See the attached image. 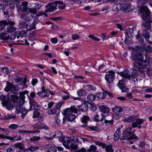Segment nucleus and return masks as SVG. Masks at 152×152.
<instances>
[{"label":"nucleus","mask_w":152,"mask_h":152,"mask_svg":"<svg viewBox=\"0 0 152 152\" xmlns=\"http://www.w3.org/2000/svg\"><path fill=\"white\" fill-rule=\"evenodd\" d=\"M7 34V33L5 32L2 33L0 34V37L1 39H8V36L5 37Z\"/></svg>","instance_id":"603ef678"},{"label":"nucleus","mask_w":152,"mask_h":152,"mask_svg":"<svg viewBox=\"0 0 152 152\" xmlns=\"http://www.w3.org/2000/svg\"><path fill=\"white\" fill-rule=\"evenodd\" d=\"M44 148L47 150V152H56V150L52 145L47 144L44 146Z\"/></svg>","instance_id":"f3484780"},{"label":"nucleus","mask_w":152,"mask_h":152,"mask_svg":"<svg viewBox=\"0 0 152 152\" xmlns=\"http://www.w3.org/2000/svg\"><path fill=\"white\" fill-rule=\"evenodd\" d=\"M122 77L128 79L131 78V73L129 70L126 69L122 72H121L119 74Z\"/></svg>","instance_id":"6ab92c4d"},{"label":"nucleus","mask_w":152,"mask_h":152,"mask_svg":"<svg viewBox=\"0 0 152 152\" xmlns=\"http://www.w3.org/2000/svg\"><path fill=\"white\" fill-rule=\"evenodd\" d=\"M56 6V3H55V2L50 4L48 5L47 12H53L54 10H56L57 9Z\"/></svg>","instance_id":"bb28decb"},{"label":"nucleus","mask_w":152,"mask_h":152,"mask_svg":"<svg viewBox=\"0 0 152 152\" xmlns=\"http://www.w3.org/2000/svg\"><path fill=\"white\" fill-rule=\"evenodd\" d=\"M63 104L64 102L63 101H61L58 103L56 106V108L58 110L59 109Z\"/></svg>","instance_id":"338daca9"},{"label":"nucleus","mask_w":152,"mask_h":152,"mask_svg":"<svg viewBox=\"0 0 152 152\" xmlns=\"http://www.w3.org/2000/svg\"><path fill=\"white\" fill-rule=\"evenodd\" d=\"M88 37L89 38L95 41H99L100 40V39L97 38L92 35H89Z\"/></svg>","instance_id":"69168bd1"},{"label":"nucleus","mask_w":152,"mask_h":152,"mask_svg":"<svg viewBox=\"0 0 152 152\" xmlns=\"http://www.w3.org/2000/svg\"><path fill=\"white\" fill-rule=\"evenodd\" d=\"M40 139L41 137H39L34 136L31 137L30 140L31 141H36L40 140Z\"/></svg>","instance_id":"052dcab7"},{"label":"nucleus","mask_w":152,"mask_h":152,"mask_svg":"<svg viewBox=\"0 0 152 152\" xmlns=\"http://www.w3.org/2000/svg\"><path fill=\"white\" fill-rule=\"evenodd\" d=\"M71 140L74 142H80V138L77 136H72L70 138L66 137V140L63 142L64 145L66 148H70L72 149L75 150L77 148V146L71 142Z\"/></svg>","instance_id":"7ed1b4c3"},{"label":"nucleus","mask_w":152,"mask_h":152,"mask_svg":"<svg viewBox=\"0 0 152 152\" xmlns=\"http://www.w3.org/2000/svg\"><path fill=\"white\" fill-rule=\"evenodd\" d=\"M13 95H12L11 96V99L9 98V96H6L3 95L0 96V100L3 101V103L7 106H13L15 105V104L13 103H12V102L11 99V96Z\"/></svg>","instance_id":"0eeeda50"},{"label":"nucleus","mask_w":152,"mask_h":152,"mask_svg":"<svg viewBox=\"0 0 152 152\" xmlns=\"http://www.w3.org/2000/svg\"><path fill=\"white\" fill-rule=\"evenodd\" d=\"M96 96L99 99H103L105 98L106 95L104 93L99 92L96 94Z\"/></svg>","instance_id":"4c0bfd02"},{"label":"nucleus","mask_w":152,"mask_h":152,"mask_svg":"<svg viewBox=\"0 0 152 152\" xmlns=\"http://www.w3.org/2000/svg\"><path fill=\"white\" fill-rule=\"evenodd\" d=\"M88 128L91 129L92 131L98 132L99 130V128L96 126H90L88 127Z\"/></svg>","instance_id":"13d9d810"},{"label":"nucleus","mask_w":152,"mask_h":152,"mask_svg":"<svg viewBox=\"0 0 152 152\" xmlns=\"http://www.w3.org/2000/svg\"><path fill=\"white\" fill-rule=\"evenodd\" d=\"M121 4H115L113 8V10L115 11L118 12L119 10H121Z\"/></svg>","instance_id":"ea45409f"},{"label":"nucleus","mask_w":152,"mask_h":152,"mask_svg":"<svg viewBox=\"0 0 152 152\" xmlns=\"http://www.w3.org/2000/svg\"><path fill=\"white\" fill-rule=\"evenodd\" d=\"M121 129L120 128L117 129L114 134V139L115 141H118L120 137Z\"/></svg>","instance_id":"393cba45"},{"label":"nucleus","mask_w":152,"mask_h":152,"mask_svg":"<svg viewBox=\"0 0 152 152\" xmlns=\"http://www.w3.org/2000/svg\"><path fill=\"white\" fill-rule=\"evenodd\" d=\"M27 31L23 30L20 31L19 33V35L21 37H25L26 36V34L27 33Z\"/></svg>","instance_id":"680f3d73"},{"label":"nucleus","mask_w":152,"mask_h":152,"mask_svg":"<svg viewBox=\"0 0 152 152\" xmlns=\"http://www.w3.org/2000/svg\"><path fill=\"white\" fill-rule=\"evenodd\" d=\"M138 138V137L134 133L132 134V135L129 137H127V139L130 140V139H137Z\"/></svg>","instance_id":"6e6d98bb"},{"label":"nucleus","mask_w":152,"mask_h":152,"mask_svg":"<svg viewBox=\"0 0 152 152\" xmlns=\"http://www.w3.org/2000/svg\"><path fill=\"white\" fill-rule=\"evenodd\" d=\"M112 147V145H107L105 144L103 148H105V150L107 152H114V150Z\"/></svg>","instance_id":"2f4dec72"},{"label":"nucleus","mask_w":152,"mask_h":152,"mask_svg":"<svg viewBox=\"0 0 152 152\" xmlns=\"http://www.w3.org/2000/svg\"><path fill=\"white\" fill-rule=\"evenodd\" d=\"M18 126V125L16 124H12L8 126V128L12 130H14L18 128V127H20Z\"/></svg>","instance_id":"c03bdc74"},{"label":"nucleus","mask_w":152,"mask_h":152,"mask_svg":"<svg viewBox=\"0 0 152 152\" xmlns=\"http://www.w3.org/2000/svg\"><path fill=\"white\" fill-rule=\"evenodd\" d=\"M127 82V81L125 78L122 79L121 80H119L118 83L117 84L118 86L120 88L124 86V84Z\"/></svg>","instance_id":"c9c22d12"},{"label":"nucleus","mask_w":152,"mask_h":152,"mask_svg":"<svg viewBox=\"0 0 152 152\" xmlns=\"http://www.w3.org/2000/svg\"><path fill=\"white\" fill-rule=\"evenodd\" d=\"M15 146L17 149H23L24 148V145L21 143H18L16 144Z\"/></svg>","instance_id":"8fccbe9b"},{"label":"nucleus","mask_w":152,"mask_h":152,"mask_svg":"<svg viewBox=\"0 0 152 152\" xmlns=\"http://www.w3.org/2000/svg\"><path fill=\"white\" fill-rule=\"evenodd\" d=\"M77 95L79 96H82L86 95L87 93V92L83 89H80L77 91Z\"/></svg>","instance_id":"473e14b6"},{"label":"nucleus","mask_w":152,"mask_h":152,"mask_svg":"<svg viewBox=\"0 0 152 152\" xmlns=\"http://www.w3.org/2000/svg\"><path fill=\"white\" fill-rule=\"evenodd\" d=\"M95 96L92 94H90L87 96V99L91 101H94L95 100Z\"/></svg>","instance_id":"58836bf2"},{"label":"nucleus","mask_w":152,"mask_h":152,"mask_svg":"<svg viewBox=\"0 0 152 152\" xmlns=\"http://www.w3.org/2000/svg\"><path fill=\"white\" fill-rule=\"evenodd\" d=\"M21 17L23 20H25L26 21H29L31 20V17L34 18L33 15H30V17L28 16L26 12H24L21 13Z\"/></svg>","instance_id":"412c9836"},{"label":"nucleus","mask_w":152,"mask_h":152,"mask_svg":"<svg viewBox=\"0 0 152 152\" xmlns=\"http://www.w3.org/2000/svg\"><path fill=\"white\" fill-rule=\"evenodd\" d=\"M138 33L136 36V38H137L139 41L143 42L144 39L142 35L139 34V31H138Z\"/></svg>","instance_id":"3c124183"},{"label":"nucleus","mask_w":152,"mask_h":152,"mask_svg":"<svg viewBox=\"0 0 152 152\" xmlns=\"http://www.w3.org/2000/svg\"><path fill=\"white\" fill-rule=\"evenodd\" d=\"M140 12L142 13V18L145 22L143 25L145 28L148 29H150L151 24L150 22L151 21L150 11L146 6H142L140 8Z\"/></svg>","instance_id":"f03ea898"},{"label":"nucleus","mask_w":152,"mask_h":152,"mask_svg":"<svg viewBox=\"0 0 152 152\" xmlns=\"http://www.w3.org/2000/svg\"><path fill=\"white\" fill-rule=\"evenodd\" d=\"M15 23L9 20H1L0 21V30L3 29L6 25H14Z\"/></svg>","instance_id":"9b49d317"},{"label":"nucleus","mask_w":152,"mask_h":152,"mask_svg":"<svg viewBox=\"0 0 152 152\" xmlns=\"http://www.w3.org/2000/svg\"><path fill=\"white\" fill-rule=\"evenodd\" d=\"M88 105L86 103H84L80 105L79 107V110L83 111L85 112L88 110Z\"/></svg>","instance_id":"c85d7f7f"},{"label":"nucleus","mask_w":152,"mask_h":152,"mask_svg":"<svg viewBox=\"0 0 152 152\" xmlns=\"http://www.w3.org/2000/svg\"><path fill=\"white\" fill-rule=\"evenodd\" d=\"M135 119V117L134 115L131 116L129 117L126 118L123 120L122 121L124 122L131 123L134 121Z\"/></svg>","instance_id":"cd10ccee"},{"label":"nucleus","mask_w":152,"mask_h":152,"mask_svg":"<svg viewBox=\"0 0 152 152\" xmlns=\"http://www.w3.org/2000/svg\"><path fill=\"white\" fill-rule=\"evenodd\" d=\"M30 107L29 108V110H37V108H38L39 105L37 104V102L33 99L30 100Z\"/></svg>","instance_id":"a211bd4d"},{"label":"nucleus","mask_w":152,"mask_h":152,"mask_svg":"<svg viewBox=\"0 0 152 152\" xmlns=\"http://www.w3.org/2000/svg\"><path fill=\"white\" fill-rule=\"evenodd\" d=\"M39 147L38 146H31L28 148V150L31 151H34L35 150L39 149Z\"/></svg>","instance_id":"864d4df0"},{"label":"nucleus","mask_w":152,"mask_h":152,"mask_svg":"<svg viewBox=\"0 0 152 152\" xmlns=\"http://www.w3.org/2000/svg\"><path fill=\"white\" fill-rule=\"evenodd\" d=\"M63 135L62 133L60 131H57L55 132H52L50 134V137H46L48 140L52 139L54 137L61 138Z\"/></svg>","instance_id":"ddd939ff"},{"label":"nucleus","mask_w":152,"mask_h":152,"mask_svg":"<svg viewBox=\"0 0 152 152\" xmlns=\"http://www.w3.org/2000/svg\"><path fill=\"white\" fill-rule=\"evenodd\" d=\"M26 11L32 14H36L37 12V11L34 8H27Z\"/></svg>","instance_id":"a18cd8bd"},{"label":"nucleus","mask_w":152,"mask_h":152,"mask_svg":"<svg viewBox=\"0 0 152 152\" xmlns=\"http://www.w3.org/2000/svg\"><path fill=\"white\" fill-rule=\"evenodd\" d=\"M110 116L111 117L110 119L109 120L108 118L105 119L104 122L105 124H108L111 126H112L113 125V117L111 115Z\"/></svg>","instance_id":"f704fd0d"},{"label":"nucleus","mask_w":152,"mask_h":152,"mask_svg":"<svg viewBox=\"0 0 152 152\" xmlns=\"http://www.w3.org/2000/svg\"><path fill=\"white\" fill-rule=\"evenodd\" d=\"M121 10L125 11L126 10L130 11L131 9L130 8L131 5L129 3H126L121 4Z\"/></svg>","instance_id":"a878e982"},{"label":"nucleus","mask_w":152,"mask_h":152,"mask_svg":"<svg viewBox=\"0 0 152 152\" xmlns=\"http://www.w3.org/2000/svg\"><path fill=\"white\" fill-rule=\"evenodd\" d=\"M86 87L87 90L89 91L91 90H95L96 89L95 87H94L93 86L91 85H87Z\"/></svg>","instance_id":"de8ad7c7"},{"label":"nucleus","mask_w":152,"mask_h":152,"mask_svg":"<svg viewBox=\"0 0 152 152\" xmlns=\"http://www.w3.org/2000/svg\"><path fill=\"white\" fill-rule=\"evenodd\" d=\"M37 94L40 97L44 98L45 97H48V95H47L46 91H40L37 93Z\"/></svg>","instance_id":"e433bc0d"},{"label":"nucleus","mask_w":152,"mask_h":152,"mask_svg":"<svg viewBox=\"0 0 152 152\" xmlns=\"http://www.w3.org/2000/svg\"><path fill=\"white\" fill-rule=\"evenodd\" d=\"M132 130V127L129 126L128 127L123 131L122 133L123 137L121 138V139L125 140L127 139V138L128 137L130 136L132 134L131 131Z\"/></svg>","instance_id":"9d476101"},{"label":"nucleus","mask_w":152,"mask_h":152,"mask_svg":"<svg viewBox=\"0 0 152 152\" xmlns=\"http://www.w3.org/2000/svg\"><path fill=\"white\" fill-rule=\"evenodd\" d=\"M96 147L94 145H91L89 148L88 150V152H96Z\"/></svg>","instance_id":"37998d69"},{"label":"nucleus","mask_w":152,"mask_h":152,"mask_svg":"<svg viewBox=\"0 0 152 152\" xmlns=\"http://www.w3.org/2000/svg\"><path fill=\"white\" fill-rule=\"evenodd\" d=\"M115 72L112 70L107 72L105 76V79L107 83H111L113 82L115 79Z\"/></svg>","instance_id":"6e6552de"},{"label":"nucleus","mask_w":152,"mask_h":152,"mask_svg":"<svg viewBox=\"0 0 152 152\" xmlns=\"http://www.w3.org/2000/svg\"><path fill=\"white\" fill-rule=\"evenodd\" d=\"M131 57L134 61L133 66L141 72L147 71L152 63V58L148 55L144 58L142 54L135 52L132 53Z\"/></svg>","instance_id":"f257e3e1"},{"label":"nucleus","mask_w":152,"mask_h":152,"mask_svg":"<svg viewBox=\"0 0 152 152\" xmlns=\"http://www.w3.org/2000/svg\"><path fill=\"white\" fill-rule=\"evenodd\" d=\"M120 88L122 92H126L128 91L129 90L127 86H123L121 87H120Z\"/></svg>","instance_id":"0e129e2a"},{"label":"nucleus","mask_w":152,"mask_h":152,"mask_svg":"<svg viewBox=\"0 0 152 152\" xmlns=\"http://www.w3.org/2000/svg\"><path fill=\"white\" fill-rule=\"evenodd\" d=\"M35 23L33 22L29 26V28L28 29L27 31H31L36 28Z\"/></svg>","instance_id":"bf43d9fd"},{"label":"nucleus","mask_w":152,"mask_h":152,"mask_svg":"<svg viewBox=\"0 0 152 152\" xmlns=\"http://www.w3.org/2000/svg\"><path fill=\"white\" fill-rule=\"evenodd\" d=\"M112 110L115 113H120L124 110V109L122 107L116 106L115 107L112 108Z\"/></svg>","instance_id":"c756f323"},{"label":"nucleus","mask_w":152,"mask_h":152,"mask_svg":"<svg viewBox=\"0 0 152 152\" xmlns=\"http://www.w3.org/2000/svg\"><path fill=\"white\" fill-rule=\"evenodd\" d=\"M7 132L5 129L0 128V138L8 139L9 136H7Z\"/></svg>","instance_id":"dca6fc26"},{"label":"nucleus","mask_w":152,"mask_h":152,"mask_svg":"<svg viewBox=\"0 0 152 152\" xmlns=\"http://www.w3.org/2000/svg\"><path fill=\"white\" fill-rule=\"evenodd\" d=\"M33 127L34 129H45L46 130H48V127L44 123L42 122H38L34 124Z\"/></svg>","instance_id":"4468645a"},{"label":"nucleus","mask_w":152,"mask_h":152,"mask_svg":"<svg viewBox=\"0 0 152 152\" xmlns=\"http://www.w3.org/2000/svg\"><path fill=\"white\" fill-rule=\"evenodd\" d=\"M5 91L9 92L11 91H19V88L17 86H15L10 82H7L5 88Z\"/></svg>","instance_id":"1a4fd4ad"},{"label":"nucleus","mask_w":152,"mask_h":152,"mask_svg":"<svg viewBox=\"0 0 152 152\" xmlns=\"http://www.w3.org/2000/svg\"><path fill=\"white\" fill-rule=\"evenodd\" d=\"M11 99L12 101V103H13L14 104H15V105L13 106H10L9 107H12L15 106H16V110L15 112V113L16 114L20 113L21 112L22 106L20 104V103H19L20 99L18 96L15 95H13L11 96Z\"/></svg>","instance_id":"39448f33"},{"label":"nucleus","mask_w":152,"mask_h":152,"mask_svg":"<svg viewBox=\"0 0 152 152\" xmlns=\"http://www.w3.org/2000/svg\"><path fill=\"white\" fill-rule=\"evenodd\" d=\"M16 115L12 113L10 114H8L7 117L6 118V119H10L11 118H16Z\"/></svg>","instance_id":"e2e57ef3"},{"label":"nucleus","mask_w":152,"mask_h":152,"mask_svg":"<svg viewBox=\"0 0 152 152\" xmlns=\"http://www.w3.org/2000/svg\"><path fill=\"white\" fill-rule=\"evenodd\" d=\"M143 36L145 37L146 41H147L148 44L150 45L152 44V42L149 40L150 38V35L149 33L146 30H144L143 31Z\"/></svg>","instance_id":"5701e85b"},{"label":"nucleus","mask_w":152,"mask_h":152,"mask_svg":"<svg viewBox=\"0 0 152 152\" xmlns=\"http://www.w3.org/2000/svg\"><path fill=\"white\" fill-rule=\"evenodd\" d=\"M47 11L46 10H45V12L43 11H39L37 15V16H40L42 15H44L45 17H47L48 15L46 13V12H47Z\"/></svg>","instance_id":"4d7b16f0"},{"label":"nucleus","mask_w":152,"mask_h":152,"mask_svg":"<svg viewBox=\"0 0 152 152\" xmlns=\"http://www.w3.org/2000/svg\"><path fill=\"white\" fill-rule=\"evenodd\" d=\"M105 116L102 113H101L100 115L96 114L94 117V120L97 122L101 121L104 119Z\"/></svg>","instance_id":"b1692460"},{"label":"nucleus","mask_w":152,"mask_h":152,"mask_svg":"<svg viewBox=\"0 0 152 152\" xmlns=\"http://www.w3.org/2000/svg\"><path fill=\"white\" fill-rule=\"evenodd\" d=\"M144 49L146 53L152 52V47L149 45L147 47H144Z\"/></svg>","instance_id":"a19ab883"},{"label":"nucleus","mask_w":152,"mask_h":152,"mask_svg":"<svg viewBox=\"0 0 152 152\" xmlns=\"http://www.w3.org/2000/svg\"><path fill=\"white\" fill-rule=\"evenodd\" d=\"M61 122V121L59 115L57 114H56L55 116L54 122L53 123V126L55 128H58L59 127Z\"/></svg>","instance_id":"2eb2a0df"},{"label":"nucleus","mask_w":152,"mask_h":152,"mask_svg":"<svg viewBox=\"0 0 152 152\" xmlns=\"http://www.w3.org/2000/svg\"><path fill=\"white\" fill-rule=\"evenodd\" d=\"M81 122L83 123L82 127H86L87 125V123L90 120V118L88 116L84 115L81 118Z\"/></svg>","instance_id":"aec40b11"},{"label":"nucleus","mask_w":152,"mask_h":152,"mask_svg":"<svg viewBox=\"0 0 152 152\" xmlns=\"http://www.w3.org/2000/svg\"><path fill=\"white\" fill-rule=\"evenodd\" d=\"M23 139V137L21 135H16L13 137H9L8 139L10 140L16 141L21 140Z\"/></svg>","instance_id":"72a5a7b5"},{"label":"nucleus","mask_w":152,"mask_h":152,"mask_svg":"<svg viewBox=\"0 0 152 152\" xmlns=\"http://www.w3.org/2000/svg\"><path fill=\"white\" fill-rule=\"evenodd\" d=\"M56 3V7H58L59 9H63L65 7V4L62 1H57L55 2Z\"/></svg>","instance_id":"7c9ffc66"},{"label":"nucleus","mask_w":152,"mask_h":152,"mask_svg":"<svg viewBox=\"0 0 152 152\" xmlns=\"http://www.w3.org/2000/svg\"><path fill=\"white\" fill-rule=\"evenodd\" d=\"M143 122L144 120L143 119L137 118L135 122L132 123V126L133 128L137 127L139 129H140L142 127V126L140 125Z\"/></svg>","instance_id":"f8f14e48"},{"label":"nucleus","mask_w":152,"mask_h":152,"mask_svg":"<svg viewBox=\"0 0 152 152\" xmlns=\"http://www.w3.org/2000/svg\"><path fill=\"white\" fill-rule=\"evenodd\" d=\"M14 80L16 83H18V82H22L23 80V78L17 76L16 77Z\"/></svg>","instance_id":"5fc2aeb1"},{"label":"nucleus","mask_w":152,"mask_h":152,"mask_svg":"<svg viewBox=\"0 0 152 152\" xmlns=\"http://www.w3.org/2000/svg\"><path fill=\"white\" fill-rule=\"evenodd\" d=\"M132 71H131V78L137 77L138 75L137 71L134 69H133Z\"/></svg>","instance_id":"79ce46f5"},{"label":"nucleus","mask_w":152,"mask_h":152,"mask_svg":"<svg viewBox=\"0 0 152 152\" xmlns=\"http://www.w3.org/2000/svg\"><path fill=\"white\" fill-rule=\"evenodd\" d=\"M13 25H10L8 26L5 30V31L7 32H10L12 34V35L8 36V39L11 40H13L16 37L15 36L16 34V29L12 26Z\"/></svg>","instance_id":"423d86ee"},{"label":"nucleus","mask_w":152,"mask_h":152,"mask_svg":"<svg viewBox=\"0 0 152 152\" xmlns=\"http://www.w3.org/2000/svg\"><path fill=\"white\" fill-rule=\"evenodd\" d=\"M27 92L28 91H27L20 92L19 93L20 98L22 99L23 100H24L25 98L24 94H26Z\"/></svg>","instance_id":"49530a36"},{"label":"nucleus","mask_w":152,"mask_h":152,"mask_svg":"<svg viewBox=\"0 0 152 152\" xmlns=\"http://www.w3.org/2000/svg\"><path fill=\"white\" fill-rule=\"evenodd\" d=\"M77 109L75 106H72L70 108H68L65 109L64 111V115H66L68 118V121H73L75 119V115L72 113H77Z\"/></svg>","instance_id":"20e7f679"},{"label":"nucleus","mask_w":152,"mask_h":152,"mask_svg":"<svg viewBox=\"0 0 152 152\" xmlns=\"http://www.w3.org/2000/svg\"><path fill=\"white\" fill-rule=\"evenodd\" d=\"M29 110H28L26 108H24L22 110V112L21 113V117L23 118L26 115V114L28 112Z\"/></svg>","instance_id":"09e8293b"},{"label":"nucleus","mask_w":152,"mask_h":152,"mask_svg":"<svg viewBox=\"0 0 152 152\" xmlns=\"http://www.w3.org/2000/svg\"><path fill=\"white\" fill-rule=\"evenodd\" d=\"M100 112L103 113H108L110 110V108L105 105H101L99 107Z\"/></svg>","instance_id":"4be33fe9"},{"label":"nucleus","mask_w":152,"mask_h":152,"mask_svg":"<svg viewBox=\"0 0 152 152\" xmlns=\"http://www.w3.org/2000/svg\"><path fill=\"white\" fill-rule=\"evenodd\" d=\"M80 37V36L77 34H73L72 35V38L73 40L79 39Z\"/></svg>","instance_id":"774afa93"}]
</instances>
